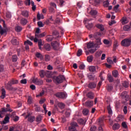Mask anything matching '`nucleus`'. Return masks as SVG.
I'll list each match as a JSON object with an SVG mask.
<instances>
[{
  "label": "nucleus",
  "instance_id": "f257e3e1",
  "mask_svg": "<svg viewBox=\"0 0 131 131\" xmlns=\"http://www.w3.org/2000/svg\"><path fill=\"white\" fill-rule=\"evenodd\" d=\"M102 36V34L100 32H96L94 35V37L96 39V46H97V48H99V46H101L102 45V42H101V36Z\"/></svg>",
  "mask_w": 131,
  "mask_h": 131
},
{
  "label": "nucleus",
  "instance_id": "f03ea898",
  "mask_svg": "<svg viewBox=\"0 0 131 131\" xmlns=\"http://www.w3.org/2000/svg\"><path fill=\"white\" fill-rule=\"evenodd\" d=\"M121 44L123 47H129L131 45V37L122 40Z\"/></svg>",
  "mask_w": 131,
  "mask_h": 131
},
{
  "label": "nucleus",
  "instance_id": "7ed1b4c3",
  "mask_svg": "<svg viewBox=\"0 0 131 131\" xmlns=\"http://www.w3.org/2000/svg\"><path fill=\"white\" fill-rule=\"evenodd\" d=\"M78 124L76 122H72L70 123V126L69 127V130L70 131H78L76 129L78 127Z\"/></svg>",
  "mask_w": 131,
  "mask_h": 131
},
{
  "label": "nucleus",
  "instance_id": "20e7f679",
  "mask_svg": "<svg viewBox=\"0 0 131 131\" xmlns=\"http://www.w3.org/2000/svg\"><path fill=\"white\" fill-rule=\"evenodd\" d=\"M54 79L56 81L57 83H62L65 80V77L63 75H59L57 77H54Z\"/></svg>",
  "mask_w": 131,
  "mask_h": 131
},
{
  "label": "nucleus",
  "instance_id": "39448f33",
  "mask_svg": "<svg viewBox=\"0 0 131 131\" xmlns=\"http://www.w3.org/2000/svg\"><path fill=\"white\" fill-rule=\"evenodd\" d=\"M51 46L54 51H59L60 50V43L57 41L51 42Z\"/></svg>",
  "mask_w": 131,
  "mask_h": 131
},
{
  "label": "nucleus",
  "instance_id": "423d86ee",
  "mask_svg": "<svg viewBox=\"0 0 131 131\" xmlns=\"http://www.w3.org/2000/svg\"><path fill=\"white\" fill-rule=\"evenodd\" d=\"M54 95L56 96V98H58L59 99H64L67 98V94L64 92H58L54 94Z\"/></svg>",
  "mask_w": 131,
  "mask_h": 131
},
{
  "label": "nucleus",
  "instance_id": "0eeeda50",
  "mask_svg": "<svg viewBox=\"0 0 131 131\" xmlns=\"http://www.w3.org/2000/svg\"><path fill=\"white\" fill-rule=\"evenodd\" d=\"M33 83H35V84H36L37 85H42V84H43V81L37 78H34L33 79Z\"/></svg>",
  "mask_w": 131,
  "mask_h": 131
},
{
  "label": "nucleus",
  "instance_id": "6e6552de",
  "mask_svg": "<svg viewBox=\"0 0 131 131\" xmlns=\"http://www.w3.org/2000/svg\"><path fill=\"white\" fill-rule=\"evenodd\" d=\"M49 73L50 72L41 70L39 71V74L41 78H43V77H45V75H46L47 77H49L47 74H49Z\"/></svg>",
  "mask_w": 131,
  "mask_h": 131
},
{
  "label": "nucleus",
  "instance_id": "1a4fd4ad",
  "mask_svg": "<svg viewBox=\"0 0 131 131\" xmlns=\"http://www.w3.org/2000/svg\"><path fill=\"white\" fill-rule=\"evenodd\" d=\"M25 118L26 119L28 118V121L29 122H33L34 120H35V117L30 116V114H28V115L25 117Z\"/></svg>",
  "mask_w": 131,
  "mask_h": 131
},
{
  "label": "nucleus",
  "instance_id": "9d476101",
  "mask_svg": "<svg viewBox=\"0 0 131 131\" xmlns=\"http://www.w3.org/2000/svg\"><path fill=\"white\" fill-rule=\"evenodd\" d=\"M103 124V120H102V119H100L98 121V125L100 126L98 127V131H104L103 127H102Z\"/></svg>",
  "mask_w": 131,
  "mask_h": 131
},
{
  "label": "nucleus",
  "instance_id": "9b49d317",
  "mask_svg": "<svg viewBox=\"0 0 131 131\" xmlns=\"http://www.w3.org/2000/svg\"><path fill=\"white\" fill-rule=\"evenodd\" d=\"M85 105L86 106V107H93V106H94V101L88 100V101L85 102Z\"/></svg>",
  "mask_w": 131,
  "mask_h": 131
},
{
  "label": "nucleus",
  "instance_id": "f8f14e48",
  "mask_svg": "<svg viewBox=\"0 0 131 131\" xmlns=\"http://www.w3.org/2000/svg\"><path fill=\"white\" fill-rule=\"evenodd\" d=\"M120 128V125L118 123H115L113 125V130H117Z\"/></svg>",
  "mask_w": 131,
  "mask_h": 131
},
{
  "label": "nucleus",
  "instance_id": "ddd939ff",
  "mask_svg": "<svg viewBox=\"0 0 131 131\" xmlns=\"http://www.w3.org/2000/svg\"><path fill=\"white\" fill-rule=\"evenodd\" d=\"M95 96V94L92 92H90L87 93L86 97L89 98V99H91V100H93L94 99Z\"/></svg>",
  "mask_w": 131,
  "mask_h": 131
},
{
  "label": "nucleus",
  "instance_id": "4468645a",
  "mask_svg": "<svg viewBox=\"0 0 131 131\" xmlns=\"http://www.w3.org/2000/svg\"><path fill=\"white\" fill-rule=\"evenodd\" d=\"M20 23L21 25H23V26H24V25H26V24L28 23V20H27L26 18H23L20 19Z\"/></svg>",
  "mask_w": 131,
  "mask_h": 131
},
{
  "label": "nucleus",
  "instance_id": "2eb2a0df",
  "mask_svg": "<svg viewBox=\"0 0 131 131\" xmlns=\"http://www.w3.org/2000/svg\"><path fill=\"white\" fill-rule=\"evenodd\" d=\"M97 28H98V29H100L101 31H104L105 28L104 27V25L102 24H97L96 25Z\"/></svg>",
  "mask_w": 131,
  "mask_h": 131
},
{
  "label": "nucleus",
  "instance_id": "dca6fc26",
  "mask_svg": "<svg viewBox=\"0 0 131 131\" xmlns=\"http://www.w3.org/2000/svg\"><path fill=\"white\" fill-rule=\"evenodd\" d=\"M102 53L103 51L102 50L97 51L95 54L96 58H99V57H101V55H102Z\"/></svg>",
  "mask_w": 131,
  "mask_h": 131
},
{
  "label": "nucleus",
  "instance_id": "f3484780",
  "mask_svg": "<svg viewBox=\"0 0 131 131\" xmlns=\"http://www.w3.org/2000/svg\"><path fill=\"white\" fill-rule=\"evenodd\" d=\"M1 99H5L6 98V90L5 89H2V94L0 96Z\"/></svg>",
  "mask_w": 131,
  "mask_h": 131
},
{
  "label": "nucleus",
  "instance_id": "a211bd4d",
  "mask_svg": "<svg viewBox=\"0 0 131 131\" xmlns=\"http://www.w3.org/2000/svg\"><path fill=\"white\" fill-rule=\"evenodd\" d=\"M112 75L114 76V77H115L116 78L118 77V76L119 75V73L118 72V71L117 70H114L112 72Z\"/></svg>",
  "mask_w": 131,
  "mask_h": 131
},
{
  "label": "nucleus",
  "instance_id": "6ab92c4d",
  "mask_svg": "<svg viewBox=\"0 0 131 131\" xmlns=\"http://www.w3.org/2000/svg\"><path fill=\"white\" fill-rule=\"evenodd\" d=\"M35 56L37 58L40 59L41 60H43V56H42V55H41V54H40V53H39V52L36 53Z\"/></svg>",
  "mask_w": 131,
  "mask_h": 131
},
{
  "label": "nucleus",
  "instance_id": "aec40b11",
  "mask_svg": "<svg viewBox=\"0 0 131 131\" xmlns=\"http://www.w3.org/2000/svg\"><path fill=\"white\" fill-rule=\"evenodd\" d=\"M94 47H95V45L94 44V42L90 41L87 43V48L93 49Z\"/></svg>",
  "mask_w": 131,
  "mask_h": 131
},
{
  "label": "nucleus",
  "instance_id": "412c9836",
  "mask_svg": "<svg viewBox=\"0 0 131 131\" xmlns=\"http://www.w3.org/2000/svg\"><path fill=\"white\" fill-rule=\"evenodd\" d=\"M21 15L24 16V17L28 18V16H29V13L28 12V11L24 10L21 11Z\"/></svg>",
  "mask_w": 131,
  "mask_h": 131
},
{
  "label": "nucleus",
  "instance_id": "4be33fe9",
  "mask_svg": "<svg viewBox=\"0 0 131 131\" xmlns=\"http://www.w3.org/2000/svg\"><path fill=\"white\" fill-rule=\"evenodd\" d=\"M9 121H10V117L6 116L4 119V120L3 121V124H6V123H8Z\"/></svg>",
  "mask_w": 131,
  "mask_h": 131
},
{
  "label": "nucleus",
  "instance_id": "5701e85b",
  "mask_svg": "<svg viewBox=\"0 0 131 131\" xmlns=\"http://www.w3.org/2000/svg\"><path fill=\"white\" fill-rule=\"evenodd\" d=\"M119 46V43L117 41H115L114 42V46H113V51H116V49Z\"/></svg>",
  "mask_w": 131,
  "mask_h": 131
},
{
  "label": "nucleus",
  "instance_id": "b1692460",
  "mask_svg": "<svg viewBox=\"0 0 131 131\" xmlns=\"http://www.w3.org/2000/svg\"><path fill=\"white\" fill-rule=\"evenodd\" d=\"M88 86L90 89H95L97 86V84L94 82H91L89 83Z\"/></svg>",
  "mask_w": 131,
  "mask_h": 131
},
{
  "label": "nucleus",
  "instance_id": "393cba45",
  "mask_svg": "<svg viewBox=\"0 0 131 131\" xmlns=\"http://www.w3.org/2000/svg\"><path fill=\"white\" fill-rule=\"evenodd\" d=\"M107 79L109 82H113V81H114V78H113V77L110 74L107 75Z\"/></svg>",
  "mask_w": 131,
  "mask_h": 131
},
{
  "label": "nucleus",
  "instance_id": "a878e982",
  "mask_svg": "<svg viewBox=\"0 0 131 131\" xmlns=\"http://www.w3.org/2000/svg\"><path fill=\"white\" fill-rule=\"evenodd\" d=\"M45 35H46L45 32L42 33L40 34H35V36L36 37H37V38H40L41 37H43L44 36H45Z\"/></svg>",
  "mask_w": 131,
  "mask_h": 131
},
{
  "label": "nucleus",
  "instance_id": "bb28decb",
  "mask_svg": "<svg viewBox=\"0 0 131 131\" xmlns=\"http://www.w3.org/2000/svg\"><path fill=\"white\" fill-rule=\"evenodd\" d=\"M45 49L46 50V51H48V52L51 51V45L50 44L48 43H46L45 45Z\"/></svg>",
  "mask_w": 131,
  "mask_h": 131
},
{
  "label": "nucleus",
  "instance_id": "cd10ccee",
  "mask_svg": "<svg viewBox=\"0 0 131 131\" xmlns=\"http://www.w3.org/2000/svg\"><path fill=\"white\" fill-rule=\"evenodd\" d=\"M22 27L20 26H17L15 28V30L16 32H20V31H22Z\"/></svg>",
  "mask_w": 131,
  "mask_h": 131
},
{
  "label": "nucleus",
  "instance_id": "c85d7f7f",
  "mask_svg": "<svg viewBox=\"0 0 131 131\" xmlns=\"http://www.w3.org/2000/svg\"><path fill=\"white\" fill-rule=\"evenodd\" d=\"M37 18L38 20H40V19H44L45 17L42 14H39V12H38L37 14Z\"/></svg>",
  "mask_w": 131,
  "mask_h": 131
},
{
  "label": "nucleus",
  "instance_id": "c756f323",
  "mask_svg": "<svg viewBox=\"0 0 131 131\" xmlns=\"http://www.w3.org/2000/svg\"><path fill=\"white\" fill-rule=\"evenodd\" d=\"M121 125H122V127H123V128H125V129H127V128H128L126 122H122L121 123Z\"/></svg>",
  "mask_w": 131,
  "mask_h": 131
},
{
  "label": "nucleus",
  "instance_id": "7c9ffc66",
  "mask_svg": "<svg viewBox=\"0 0 131 131\" xmlns=\"http://www.w3.org/2000/svg\"><path fill=\"white\" fill-rule=\"evenodd\" d=\"M93 60H94V56L93 55H90L87 57V61L89 63L93 62Z\"/></svg>",
  "mask_w": 131,
  "mask_h": 131
},
{
  "label": "nucleus",
  "instance_id": "2f4dec72",
  "mask_svg": "<svg viewBox=\"0 0 131 131\" xmlns=\"http://www.w3.org/2000/svg\"><path fill=\"white\" fill-rule=\"evenodd\" d=\"M108 113L110 115H112L113 114V112H112V109L111 108V106L110 105L107 106V107Z\"/></svg>",
  "mask_w": 131,
  "mask_h": 131
},
{
  "label": "nucleus",
  "instance_id": "473e14b6",
  "mask_svg": "<svg viewBox=\"0 0 131 131\" xmlns=\"http://www.w3.org/2000/svg\"><path fill=\"white\" fill-rule=\"evenodd\" d=\"M29 38L31 40H34V42H37V41H38V39H37V37L35 36V38H34V36H31Z\"/></svg>",
  "mask_w": 131,
  "mask_h": 131
},
{
  "label": "nucleus",
  "instance_id": "72a5a7b5",
  "mask_svg": "<svg viewBox=\"0 0 131 131\" xmlns=\"http://www.w3.org/2000/svg\"><path fill=\"white\" fill-rule=\"evenodd\" d=\"M11 42L14 46H17V45H19V42H18V40H17L16 39H13L11 41Z\"/></svg>",
  "mask_w": 131,
  "mask_h": 131
},
{
  "label": "nucleus",
  "instance_id": "f704fd0d",
  "mask_svg": "<svg viewBox=\"0 0 131 131\" xmlns=\"http://www.w3.org/2000/svg\"><path fill=\"white\" fill-rule=\"evenodd\" d=\"M123 29L124 30H125V31H129V30H131V28L130 26L128 25H126L124 26Z\"/></svg>",
  "mask_w": 131,
  "mask_h": 131
},
{
  "label": "nucleus",
  "instance_id": "c9c22d12",
  "mask_svg": "<svg viewBox=\"0 0 131 131\" xmlns=\"http://www.w3.org/2000/svg\"><path fill=\"white\" fill-rule=\"evenodd\" d=\"M122 85L124 88H128V86H129V83H128V81H125L123 82Z\"/></svg>",
  "mask_w": 131,
  "mask_h": 131
},
{
  "label": "nucleus",
  "instance_id": "e433bc0d",
  "mask_svg": "<svg viewBox=\"0 0 131 131\" xmlns=\"http://www.w3.org/2000/svg\"><path fill=\"white\" fill-rule=\"evenodd\" d=\"M89 71H90V72H95V71H96V67L95 66L90 67Z\"/></svg>",
  "mask_w": 131,
  "mask_h": 131
},
{
  "label": "nucleus",
  "instance_id": "4c0bfd02",
  "mask_svg": "<svg viewBox=\"0 0 131 131\" xmlns=\"http://www.w3.org/2000/svg\"><path fill=\"white\" fill-rule=\"evenodd\" d=\"M4 33H6V29H4L2 26H0V34L3 35Z\"/></svg>",
  "mask_w": 131,
  "mask_h": 131
},
{
  "label": "nucleus",
  "instance_id": "58836bf2",
  "mask_svg": "<svg viewBox=\"0 0 131 131\" xmlns=\"http://www.w3.org/2000/svg\"><path fill=\"white\" fill-rule=\"evenodd\" d=\"M58 106L60 109H64L65 108V104L63 103H59Z\"/></svg>",
  "mask_w": 131,
  "mask_h": 131
},
{
  "label": "nucleus",
  "instance_id": "ea45409f",
  "mask_svg": "<svg viewBox=\"0 0 131 131\" xmlns=\"http://www.w3.org/2000/svg\"><path fill=\"white\" fill-rule=\"evenodd\" d=\"M90 14L92 16H96V15H97V14H98V12H97V11H96V10H92L90 11Z\"/></svg>",
  "mask_w": 131,
  "mask_h": 131
},
{
  "label": "nucleus",
  "instance_id": "a19ab883",
  "mask_svg": "<svg viewBox=\"0 0 131 131\" xmlns=\"http://www.w3.org/2000/svg\"><path fill=\"white\" fill-rule=\"evenodd\" d=\"M12 60L13 62H17V60H18V57L16 55H14L12 57Z\"/></svg>",
  "mask_w": 131,
  "mask_h": 131
},
{
  "label": "nucleus",
  "instance_id": "79ce46f5",
  "mask_svg": "<svg viewBox=\"0 0 131 131\" xmlns=\"http://www.w3.org/2000/svg\"><path fill=\"white\" fill-rule=\"evenodd\" d=\"M82 55V50L81 49H79L77 53V57H80Z\"/></svg>",
  "mask_w": 131,
  "mask_h": 131
},
{
  "label": "nucleus",
  "instance_id": "37998d69",
  "mask_svg": "<svg viewBox=\"0 0 131 131\" xmlns=\"http://www.w3.org/2000/svg\"><path fill=\"white\" fill-rule=\"evenodd\" d=\"M109 2H108V1H104L103 2V7H104L105 8H108V7H109Z\"/></svg>",
  "mask_w": 131,
  "mask_h": 131
},
{
  "label": "nucleus",
  "instance_id": "c03bdc74",
  "mask_svg": "<svg viewBox=\"0 0 131 131\" xmlns=\"http://www.w3.org/2000/svg\"><path fill=\"white\" fill-rule=\"evenodd\" d=\"M36 121L37 122H38V123H40V122H41V116H38L36 117Z\"/></svg>",
  "mask_w": 131,
  "mask_h": 131
},
{
  "label": "nucleus",
  "instance_id": "a18cd8bd",
  "mask_svg": "<svg viewBox=\"0 0 131 131\" xmlns=\"http://www.w3.org/2000/svg\"><path fill=\"white\" fill-rule=\"evenodd\" d=\"M89 110L86 108L84 109L82 111L83 115H88L89 114Z\"/></svg>",
  "mask_w": 131,
  "mask_h": 131
},
{
  "label": "nucleus",
  "instance_id": "49530a36",
  "mask_svg": "<svg viewBox=\"0 0 131 131\" xmlns=\"http://www.w3.org/2000/svg\"><path fill=\"white\" fill-rule=\"evenodd\" d=\"M18 82H19V81H18V80H12L10 82L11 84H17V83H18Z\"/></svg>",
  "mask_w": 131,
  "mask_h": 131
},
{
  "label": "nucleus",
  "instance_id": "de8ad7c7",
  "mask_svg": "<svg viewBox=\"0 0 131 131\" xmlns=\"http://www.w3.org/2000/svg\"><path fill=\"white\" fill-rule=\"evenodd\" d=\"M7 111H9V112H13V110L10 108H2V112H7Z\"/></svg>",
  "mask_w": 131,
  "mask_h": 131
},
{
  "label": "nucleus",
  "instance_id": "09e8293b",
  "mask_svg": "<svg viewBox=\"0 0 131 131\" xmlns=\"http://www.w3.org/2000/svg\"><path fill=\"white\" fill-rule=\"evenodd\" d=\"M93 23H91V24H88L86 26V28H88V29H92V28H93Z\"/></svg>",
  "mask_w": 131,
  "mask_h": 131
},
{
  "label": "nucleus",
  "instance_id": "8fccbe9b",
  "mask_svg": "<svg viewBox=\"0 0 131 131\" xmlns=\"http://www.w3.org/2000/svg\"><path fill=\"white\" fill-rule=\"evenodd\" d=\"M50 60H51V57L50 56V55H45V61H46V62H49V61H50Z\"/></svg>",
  "mask_w": 131,
  "mask_h": 131
},
{
  "label": "nucleus",
  "instance_id": "3c124183",
  "mask_svg": "<svg viewBox=\"0 0 131 131\" xmlns=\"http://www.w3.org/2000/svg\"><path fill=\"white\" fill-rule=\"evenodd\" d=\"M77 122L78 123H80V124H84V120L82 119H78Z\"/></svg>",
  "mask_w": 131,
  "mask_h": 131
},
{
  "label": "nucleus",
  "instance_id": "603ef678",
  "mask_svg": "<svg viewBox=\"0 0 131 131\" xmlns=\"http://www.w3.org/2000/svg\"><path fill=\"white\" fill-rule=\"evenodd\" d=\"M46 40L47 41H52L53 40V37L52 36H48L47 37Z\"/></svg>",
  "mask_w": 131,
  "mask_h": 131
},
{
  "label": "nucleus",
  "instance_id": "864d4df0",
  "mask_svg": "<svg viewBox=\"0 0 131 131\" xmlns=\"http://www.w3.org/2000/svg\"><path fill=\"white\" fill-rule=\"evenodd\" d=\"M118 8H119V5H117L114 7V11L116 12V13L118 12Z\"/></svg>",
  "mask_w": 131,
  "mask_h": 131
},
{
  "label": "nucleus",
  "instance_id": "5fc2aeb1",
  "mask_svg": "<svg viewBox=\"0 0 131 131\" xmlns=\"http://www.w3.org/2000/svg\"><path fill=\"white\" fill-rule=\"evenodd\" d=\"M28 104L32 103V97L31 96H29L28 98Z\"/></svg>",
  "mask_w": 131,
  "mask_h": 131
},
{
  "label": "nucleus",
  "instance_id": "6e6d98bb",
  "mask_svg": "<svg viewBox=\"0 0 131 131\" xmlns=\"http://www.w3.org/2000/svg\"><path fill=\"white\" fill-rule=\"evenodd\" d=\"M113 90V86L111 85H107V91L108 92H111Z\"/></svg>",
  "mask_w": 131,
  "mask_h": 131
},
{
  "label": "nucleus",
  "instance_id": "4d7b16f0",
  "mask_svg": "<svg viewBox=\"0 0 131 131\" xmlns=\"http://www.w3.org/2000/svg\"><path fill=\"white\" fill-rule=\"evenodd\" d=\"M20 83L22 84H26L27 83V80L26 79L21 80Z\"/></svg>",
  "mask_w": 131,
  "mask_h": 131
},
{
  "label": "nucleus",
  "instance_id": "13d9d810",
  "mask_svg": "<svg viewBox=\"0 0 131 131\" xmlns=\"http://www.w3.org/2000/svg\"><path fill=\"white\" fill-rule=\"evenodd\" d=\"M49 10L50 13H55V9H54L53 7H50Z\"/></svg>",
  "mask_w": 131,
  "mask_h": 131
},
{
  "label": "nucleus",
  "instance_id": "bf43d9fd",
  "mask_svg": "<svg viewBox=\"0 0 131 131\" xmlns=\"http://www.w3.org/2000/svg\"><path fill=\"white\" fill-rule=\"evenodd\" d=\"M25 45H29L30 46H32L33 43L30 40H27L25 42Z\"/></svg>",
  "mask_w": 131,
  "mask_h": 131
},
{
  "label": "nucleus",
  "instance_id": "052dcab7",
  "mask_svg": "<svg viewBox=\"0 0 131 131\" xmlns=\"http://www.w3.org/2000/svg\"><path fill=\"white\" fill-rule=\"evenodd\" d=\"M122 24L123 25L127 24V20H126V18L124 17L122 18Z\"/></svg>",
  "mask_w": 131,
  "mask_h": 131
},
{
  "label": "nucleus",
  "instance_id": "680f3d73",
  "mask_svg": "<svg viewBox=\"0 0 131 131\" xmlns=\"http://www.w3.org/2000/svg\"><path fill=\"white\" fill-rule=\"evenodd\" d=\"M123 111L124 112V114H126L127 113V106H125L124 107V108L123 110Z\"/></svg>",
  "mask_w": 131,
  "mask_h": 131
},
{
  "label": "nucleus",
  "instance_id": "e2e57ef3",
  "mask_svg": "<svg viewBox=\"0 0 131 131\" xmlns=\"http://www.w3.org/2000/svg\"><path fill=\"white\" fill-rule=\"evenodd\" d=\"M103 43H104V45H109L110 43V41L107 39H104L103 40Z\"/></svg>",
  "mask_w": 131,
  "mask_h": 131
},
{
  "label": "nucleus",
  "instance_id": "0e129e2a",
  "mask_svg": "<svg viewBox=\"0 0 131 131\" xmlns=\"http://www.w3.org/2000/svg\"><path fill=\"white\" fill-rule=\"evenodd\" d=\"M37 25L39 26V27H43V24H42V22L41 21H38L37 23Z\"/></svg>",
  "mask_w": 131,
  "mask_h": 131
},
{
  "label": "nucleus",
  "instance_id": "69168bd1",
  "mask_svg": "<svg viewBox=\"0 0 131 131\" xmlns=\"http://www.w3.org/2000/svg\"><path fill=\"white\" fill-rule=\"evenodd\" d=\"M97 50L96 49H92L89 50V52L90 53H91V54H94V53H95V52H96Z\"/></svg>",
  "mask_w": 131,
  "mask_h": 131
},
{
  "label": "nucleus",
  "instance_id": "338daca9",
  "mask_svg": "<svg viewBox=\"0 0 131 131\" xmlns=\"http://www.w3.org/2000/svg\"><path fill=\"white\" fill-rule=\"evenodd\" d=\"M88 78L90 79V80H94L95 77L92 75H88Z\"/></svg>",
  "mask_w": 131,
  "mask_h": 131
},
{
  "label": "nucleus",
  "instance_id": "774afa93",
  "mask_svg": "<svg viewBox=\"0 0 131 131\" xmlns=\"http://www.w3.org/2000/svg\"><path fill=\"white\" fill-rule=\"evenodd\" d=\"M96 129H97V127H96L95 126H93L90 128L91 131H96Z\"/></svg>",
  "mask_w": 131,
  "mask_h": 131
}]
</instances>
